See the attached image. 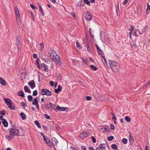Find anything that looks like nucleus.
<instances>
[{
  "label": "nucleus",
  "instance_id": "f257e3e1",
  "mask_svg": "<svg viewBox=\"0 0 150 150\" xmlns=\"http://www.w3.org/2000/svg\"><path fill=\"white\" fill-rule=\"evenodd\" d=\"M9 129V135H6L5 137L9 141L13 139L16 135L17 136H23L25 132L22 128H21L20 129L22 131V133H20L19 130L15 128L14 125H12V128Z\"/></svg>",
  "mask_w": 150,
  "mask_h": 150
},
{
  "label": "nucleus",
  "instance_id": "f03ea898",
  "mask_svg": "<svg viewBox=\"0 0 150 150\" xmlns=\"http://www.w3.org/2000/svg\"><path fill=\"white\" fill-rule=\"evenodd\" d=\"M50 56V58L54 61L57 62V64L59 65H61V62L60 58L59 56L57 55V53L54 50H51L49 52Z\"/></svg>",
  "mask_w": 150,
  "mask_h": 150
},
{
  "label": "nucleus",
  "instance_id": "7ed1b4c3",
  "mask_svg": "<svg viewBox=\"0 0 150 150\" xmlns=\"http://www.w3.org/2000/svg\"><path fill=\"white\" fill-rule=\"evenodd\" d=\"M109 61V65L112 70L114 72H117L119 69V64L114 61L110 60Z\"/></svg>",
  "mask_w": 150,
  "mask_h": 150
},
{
  "label": "nucleus",
  "instance_id": "20e7f679",
  "mask_svg": "<svg viewBox=\"0 0 150 150\" xmlns=\"http://www.w3.org/2000/svg\"><path fill=\"white\" fill-rule=\"evenodd\" d=\"M4 101L6 104L8 105V108L11 110H14L15 108V106L13 104L11 100L9 98H3Z\"/></svg>",
  "mask_w": 150,
  "mask_h": 150
},
{
  "label": "nucleus",
  "instance_id": "39448f33",
  "mask_svg": "<svg viewBox=\"0 0 150 150\" xmlns=\"http://www.w3.org/2000/svg\"><path fill=\"white\" fill-rule=\"evenodd\" d=\"M55 106V105L50 102L48 103H45L44 104L45 109L50 111H51L52 109L55 110L54 108Z\"/></svg>",
  "mask_w": 150,
  "mask_h": 150
},
{
  "label": "nucleus",
  "instance_id": "423d86ee",
  "mask_svg": "<svg viewBox=\"0 0 150 150\" xmlns=\"http://www.w3.org/2000/svg\"><path fill=\"white\" fill-rule=\"evenodd\" d=\"M14 11L16 17V19L17 21L18 24H20V16L19 9L17 7H15L14 8Z\"/></svg>",
  "mask_w": 150,
  "mask_h": 150
},
{
  "label": "nucleus",
  "instance_id": "0eeeda50",
  "mask_svg": "<svg viewBox=\"0 0 150 150\" xmlns=\"http://www.w3.org/2000/svg\"><path fill=\"white\" fill-rule=\"evenodd\" d=\"M41 95L50 96L52 95V92L47 89H42L41 90Z\"/></svg>",
  "mask_w": 150,
  "mask_h": 150
},
{
  "label": "nucleus",
  "instance_id": "6e6552de",
  "mask_svg": "<svg viewBox=\"0 0 150 150\" xmlns=\"http://www.w3.org/2000/svg\"><path fill=\"white\" fill-rule=\"evenodd\" d=\"M21 40V38L19 37V36L18 35L17 36L16 38V42L17 43L18 50H19V49L21 48V43L20 42Z\"/></svg>",
  "mask_w": 150,
  "mask_h": 150
},
{
  "label": "nucleus",
  "instance_id": "1a4fd4ad",
  "mask_svg": "<svg viewBox=\"0 0 150 150\" xmlns=\"http://www.w3.org/2000/svg\"><path fill=\"white\" fill-rule=\"evenodd\" d=\"M84 14L85 15V19L87 21H90L92 18L91 15L87 12H85Z\"/></svg>",
  "mask_w": 150,
  "mask_h": 150
},
{
  "label": "nucleus",
  "instance_id": "9d476101",
  "mask_svg": "<svg viewBox=\"0 0 150 150\" xmlns=\"http://www.w3.org/2000/svg\"><path fill=\"white\" fill-rule=\"evenodd\" d=\"M105 144H101L99 145V146L97 147L96 150H104L106 147Z\"/></svg>",
  "mask_w": 150,
  "mask_h": 150
},
{
  "label": "nucleus",
  "instance_id": "9b49d317",
  "mask_svg": "<svg viewBox=\"0 0 150 150\" xmlns=\"http://www.w3.org/2000/svg\"><path fill=\"white\" fill-rule=\"evenodd\" d=\"M148 29V27L146 26L143 29L141 28L139 30V33L140 34H142L144 33Z\"/></svg>",
  "mask_w": 150,
  "mask_h": 150
},
{
  "label": "nucleus",
  "instance_id": "f8f14e48",
  "mask_svg": "<svg viewBox=\"0 0 150 150\" xmlns=\"http://www.w3.org/2000/svg\"><path fill=\"white\" fill-rule=\"evenodd\" d=\"M88 136V133L85 132H83L81 133L80 134L79 136L80 138L83 139L86 137Z\"/></svg>",
  "mask_w": 150,
  "mask_h": 150
},
{
  "label": "nucleus",
  "instance_id": "ddd939ff",
  "mask_svg": "<svg viewBox=\"0 0 150 150\" xmlns=\"http://www.w3.org/2000/svg\"><path fill=\"white\" fill-rule=\"evenodd\" d=\"M28 84L30 86V88L32 89L33 88L35 87V82L34 80H32L30 81L28 83Z\"/></svg>",
  "mask_w": 150,
  "mask_h": 150
},
{
  "label": "nucleus",
  "instance_id": "4468645a",
  "mask_svg": "<svg viewBox=\"0 0 150 150\" xmlns=\"http://www.w3.org/2000/svg\"><path fill=\"white\" fill-rule=\"evenodd\" d=\"M52 144L54 146H57L58 143V141L55 137H53L52 139Z\"/></svg>",
  "mask_w": 150,
  "mask_h": 150
},
{
  "label": "nucleus",
  "instance_id": "2eb2a0df",
  "mask_svg": "<svg viewBox=\"0 0 150 150\" xmlns=\"http://www.w3.org/2000/svg\"><path fill=\"white\" fill-rule=\"evenodd\" d=\"M41 66L42 67V70H45L47 72L48 69L47 65L44 63H42L41 64Z\"/></svg>",
  "mask_w": 150,
  "mask_h": 150
},
{
  "label": "nucleus",
  "instance_id": "dca6fc26",
  "mask_svg": "<svg viewBox=\"0 0 150 150\" xmlns=\"http://www.w3.org/2000/svg\"><path fill=\"white\" fill-rule=\"evenodd\" d=\"M62 89V87L60 85H59L57 89L54 90L55 92L56 93H58L59 92L61 91Z\"/></svg>",
  "mask_w": 150,
  "mask_h": 150
},
{
  "label": "nucleus",
  "instance_id": "f3484780",
  "mask_svg": "<svg viewBox=\"0 0 150 150\" xmlns=\"http://www.w3.org/2000/svg\"><path fill=\"white\" fill-rule=\"evenodd\" d=\"M2 122L4 127H8V122L5 119H4L2 121Z\"/></svg>",
  "mask_w": 150,
  "mask_h": 150
},
{
  "label": "nucleus",
  "instance_id": "a211bd4d",
  "mask_svg": "<svg viewBox=\"0 0 150 150\" xmlns=\"http://www.w3.org/2000/svg\"><path fill=\"white\" fill-rule=\"evenodd\" d=\"M18 96H21L22 98H24L25 96L23 91H21L18 92Z\"/></svg>",
  "mask_w": 150,
  "mask_h": 150
},
{
  "label": "nucleus",
  "instance_id": "6ab92c4d",
  "mask_svg": "<svg viewBox=\"0 0 150 150\" xmlns=\"http://www.w3.org/2000/svg\"><path fill=\"white\" fill-rule=\"evenodd\" d=\"M0 83L3 86H5L6 85V82L5 80L2 78H0Z\"/></svg>",
  "mask_w": 150,
  "mask_h": 150
},
{
  "label": "nucleus",
  "instance_id": "aec40b11",
  "mask_svg": "<svg viewBox=\"0 0 150 150\" xmlns=\"http://www.w3.org/2000/svg\"><path fill=\"white\" fill-rule=\"evenodd\" d=\"M38 98L36 97L34 99L33 102L32 104L34 105H38Z\"/></svg>",
  "mask_w": 150,
  "mask_h": 150
},
{
  "label": "nucleus",
  "instance_id": "412c9836",
  "mask_svg": "<svg viewBox=\"0 0 150 150\" xmlns=\"http://www.w3.org/2000/svg\"><path fill=\"white\" fill-rule=\"evenodd\" d=\"M129 141L130 143L131 144H132L134 143V138L131 135H129Z\"/></svg>",
  "mask_w": 150,
  "mask_h": 150
},
{
  "label": "nucleus",
  "instance_id": "4be33fe9",
  "mask_svg": "<svg viewBox=\"0 0 150 150\" xmlns=\"http://www.w3.org/2000/svg\"><path fill=\"white\" fill-rule=\"evenodd\" d=\"M57 108L58 110L60 111H64L66 110V108L60 107L58 105L57 106Z\"/></svg>",
  "mask_w": 150,
  "mask_h": 150
},
{
  "label": "nucleus",
  "instance_id": "5701e85b",
  "mask_svg": "<svg viewBox=\"0 0 150 150\" xmlns=\"http://www.w3.org/2000/svg\"><path fill=\"white\" fill-rule=\"evenodd\" d=\"M101 127L100 128V131L102 132H104L106 131H107L108 130V129L107 127Z\"/></svg>",
  "mask_w": 150,
  "mask_h": 150
},
{
  "label": "nucleus",
  "instance_id": "b1692460",
  "mask_svg": "<svg viewBox=\"0 0 150 150\" xmlns=\"http://www.w3.org/2000/svg\"><path fill=\"white\" fill-rule=\"evenodd\" d=\"M20 115L21 117V118L23 120H25L26 118V116L25 114L23 112L20 113Z\"/></svg>",
  "mask_w": 150,
  "mask_h": 150
},
{
  "label": "nucleus",
  "instance_id": "393cba45",
  "mask_svg": "<svg viewBox=\"0 0 150 150\" xmlns=\"http://www.w3.org/2000/svg\"><path fill=\"white\" fill-rule=\"evenodd\" d=\"M24 89L25 91L26 92H27L29 93H31V91L29 89V88L27 86H25L24 87Z\"/></svg>",
  "mask_w": 150,
  "mask_h": 150
},
{
  "label": "nucleus",
  "instance_id": "a878e982",
  "mask_svg": "<svg viewBox=\"0 0 150 150\" xmlns=\"http://www.w3.org/2000/svg\"><path fill=\"white\" fill-rule=\"evenodd\" d=\"M111 147L112 149L115 150H118V147L115 144H112L111 146Z\"/></svg>",
  "mask_w": 150,
  "mask_h": 150
},
{
  "label": "nucleus",
  "instance_id": "bb28decb",
  "mask_svg": "<svg viewBox=\"0 0 150 150\" xmlns=\"http://www.w3.org/2000/svg\"><path fill=\"white\" fill-rule=\"evenodd\" d=\"M98 54L100 55L101 57H104V54L103 53V52L101 50H100L97 51Z\"/></svg>",
  "mask_w": 150,
  "mask_h": 150
},
{
  "label": "nucleus",
  "instance_id": "cd10ccee",
  "mask_svg": "<svg viewBox=\"0 0 150 150\" xmlns=\"http://www.w3.org/2000/svg\"><path fill=\"white\" fill-rule=\"evenodd\" d=\"M84 3L83 1H79L77 3V5L81 7L83 5Z\"/></svg>",
  "mask_w": 150,
  "mask_h": 150
},
{
  "label": "nucleus",
  "instance_id": "c85d7f7f",
  "mask_svg": "<svg viewBox=\"0 0 150 150\" xmlns=\"http://www.w3.org/2000/svg\"><path fill=\"white\" fill-rule=\"evenodd\" d=\"M35 124L37 125L38 127L39 128H41V126L40 125L38 121L37 120H36L34 122Z\"/></svg>",
  "mask_w": 150,
  "mask_h": 150
},
{
  "label": "nucleus",
  "instance_id": "c756f323",
  "mask_svg": "<svg viewBox=\"0 0 150 150\" xmlns=\"http://www.w3.org/2000/svg\"><path fill=\"white\" fill-rule=\"evenodd\" d=\"M125 120L127 122H129L131 121L130 117L128 116H125Z\"/></svg>",
  "mask_w": 150,
  "mask_h": 150
},
{
  "label": "nucleus",
  "instance_id": "7c9ffc66",
  "mask_svg": "<svg viewBox=\"0 0 150 150\" xmlns=\"http://www.w3.org/2000/svg\"><path fill=\"white\" fill-rule=\"evenodd\" d=\"M90 67L91 69L94 71H96L97 69V68L93 65H90Z\"/></svg>",
  "mask_w": 150,
  "mask_h": 150
},
{
  "label": "nucleus",
  "instance_id": "2f4dec72",
  "mask_svg": "<svg viewBox=\"0 0 150 150\" xmlns=\"http://www.w3.org/2000/svg\"><path fill=\"white\" fill-rule=\"evenodd\" d=\"M28 99L29 101H31L33 100V97L32 96L29 95L28 96Z\"/></svg>",
  "mask_w": 150,
  "mask_h": 150
},
{
  "label": "nucleus",
  "instance_id": "473e14b6",
  "mask_svg": "<svg viewBox=\"0 0 150 150\" xmlns=\"http://www.w3.org/2000/svg\"><path fill=\"white\" fill-rule=\"evenodd\" d=\"M5 113L6 111L5 110H3L0 111V114L1 115V116H4V115H5Z\"/></svg>",
  "mask_w": 150,
  "mask_h": 150
},
{
  "label": "nucleus",
  "instance_id": "72a5a7b5",
  "mask_svg": "<svg viewBox=\"0 0 150 150\" xmlns=\"http://www.w3.org/2000/svg\"><path fill=\"white\" fill-rule=\"evenodd\" d=\"M76 47L78 48L79 49L81 48V46L79 45V44L78 41H77L76 42Z\"/></svg>",
  "mask_w": 150,
  "mask_h": 150
},
{
  "label": "nucleus",
  "instance_id": "f704fd0d",
  "mask_svg": "<svg viewBox=\"0 0 150 150\" xmlns=\"http://www.w3.org/2000/svg\"><path fill=\"white\" fill-rule=\"evenodd\" d=\"M122 142L123 144H126L127 142V140L125 138H124L122 139Z\"/></svg>",
  "mask_w": 150,
  "mask_h": 150
},
{
  "label": "nucleus",
  "instance_id": "c9c22d12",
  "mask_svg": "<svg viewBox=\"0 0 150 150\" xmlns=\"http://www.w3.org/2000/svg\"><path fill=\"white\" fill-rule=\"evenodd\" d=\"M38 94V91L37 90H34L33 92V95L34 96H36Z\"/></svg>",
  "mask_w": 150,
  "mask_h": 150
},
{
  "label": "nucleus",
  "instance_id": "e433bc0d",
  "mask_svg": "<svg viewBox=\"0 0 150 150\" xmlns=\"http://www.w3.org/2000/svg\"><path fill=\"white\" fill-rule=\"evenodd\" d=\"M114 138V137L113 136H110L108 137L107 139H108L109 141H112Z\"/></svg>",
  "mask_w": 150,
  "mask_h": 150
},
{
  "label": "nucleus",
  "instance_id": "4c0bfd02",
  "mask_svg": "<svg viewBox=\"0 0 150 150\" xmlns=\"http://www.w3.org/2000/svg\"><path fill=\"white\" fill-rule=\"evenodd\" d=\"M21 105L24 108L27 106V105L23 102H22L21 103Z\"/></svg>",
  "mask_w": 150,
  "mask_h": 150
},
{
  "label": "nucleus",
  "instance_id": "58836bf2",
  "mask_svg": "<svg viewBox=\"0 0 150 150\" xmlns=\"http://www.w3.org/2000/svg\"><path fill=\"white\" fill-rule=\"evenodd\" d=\"M44 116L47 119H50V116L46 114H45L44 115Z\"/></svg>",
  "mask_w": 150,
  "mask_h": 150
},
{
  "label": "nucleus",
  "instance_id": "ea45409f",
  "mask_svg": "<svg viewBox=\"0 0 150 150\" xmlns=\"http://www.w3.org/2000/svg\"><path fill=\"white\" fill-rule=\"evenodd\" d=\"M91 139L92 140V142L93 143H95L96 142V140L95 138L93 136H92L91 137Z\"/></svg>",
  "mask_w": 150,
  "mask_h": 150
},
{
  "label": "nucleus",
  "instance_id": "a19ab883",
  "mask_svg": "<svg viewBox=\"0 0 150 150\" xmlns=\"http://www.w3.org/2000/svg\"><path fill=\"white\" fill-rule=\"evenodd\" d=\"M84 2L87 5H90V3L88 0H84Z\"/></svg>",
  "mask_w": 150,
  "mask_h": 150
},
{
  "label": "nucleus",
  "instance_id": "79ce46f5",
  "mask_svg": "<svg viewBox=\"0 0 150 150\" xmlns=\"http://www.w3.org/2000/svg\"><path fill=\"white\" fill-rule=\"evenodd\" d=\"M57 79L58 81H60L61 79V75L60 74H59L58 75L57 77Z\"/></svg>",
  "mask_w": 150,
  "mask_h": 150
},
{
  "label": "nucleus",
  "instance_id": "37998d69",
  "mask_svg": "<svg viewBox=\"0 0 150 150\" xmlns=\"http://www.w3.org/2000/svg\"><path fill=\"white\" fill-rule=\"evenodd\" d=\"M55 126L56 128L57 129V130H59V129L60 127H59V125H57V124H55Z\"/></svg>",
  "mask_w": 150,
  "mask_h": 150
},
{
  "label": "nucleus",
  "instance_id": "c03bdc74",
  "mask_svg": "<svg viewBox=\"0 0 150 150\" xmlns=\"http://www.w3.org/2000/svg\"><path fill=\"white\" fill-rule=\"evenodd\" d=\"M87 100H90L91 99V97L90 96H88L86 97Z\"/></svg>",
  "mask_w": 150,
  "mask_h": 150
},
{
  "label": "nucleus",
  "instance_id": "a18cd8bd",
  "mask_svg": "<svg viewBox=\"0 0 150 150\" xmlns=\"http://www.w3.org/2000/svg\"><path fill=\"white\" fill-rule=\"evenodd\" d=\"M40 45L41 46V48L42 49L44 48V45L43 42H41L40 44Z\"/></svg>",
  "mask_w": 150,
  "mask_h": 150
},
{
  "label": "nucleus",
  "instance_id": "49530a36",
  "mask_svg": "<svg viewBox=\"0 0 150 150\" xmlns=\"http://www.w3.org/2000/svg\"><path fill=\"white\" fill-rule=\"evenodd\" d=\"M110 129L112 130H113L115 129V127L112 124H110Z\"/></svg>",
  "mask_w": 150,
  "mask_h": 150
},
{
  "label": "nucleus",
  "instance_id": "de8ad7c7",
  "mask_svg": "<svg viewBox=\"0 0 150 150\" xmlns=\"http://www.w3.org/2000/svg\"><path fill=\"white\" fill-rule=\"evenodd\" d=\"M129 0H124V1L123 2L122 4L123 5H126L128 2Z\"/></svg>",
  "mask_w": 150,
  "mask_h": 150
},
{
  "label": "nucleus",
  "instance_id": "09e8293b",
  "mask_svg": "<svg viewBox=\"0 0 150 150\" xmlns=\"http://www.w3.org/2000/svg\"><path fill=\"white\" fill-rule=\"evenodd\" d=\"M30 6L33 9H34L35 8H37V7H35L34 5L32 4H30Z\"/></svg>",
  "mask_w": 150,
  "mask_h": 150
},
{
  "label": "nucleus",
  "instance_id": "8fccbe9b",
  "mask_svg": "<svg viewBox=\"0 0 150 150\" xmlns=\"http://www.w3.org/2000/svg\"><path fill=\"white\" fill-rule=\"evenodd\" d=\"M95 46L96 48L97 51L101 49L100 47L96 44Z\"/></svg>",
  "mask_w": 150,
  "mask_h": 150
},
{
  "label": "nucleus",
  "instance_id": "3c124183",
  "mask_svg": "<svg viewBox=\"0 0 150 150\" xmlns=\"http://www.w3.org/2000/svg\"><path fill=\"white\" fill-rule=\"evenodd\" d=\"M88 51L90 52L91 53V50L90 47H87Z\"/></svg>",
  "mask_w": 150,
  "mask_h": 150
},
{
  "label": "nucleus",
  "instance_id": "603ef678",
  "mask_svg": "<svg viewBox=\"0 0 150 150\" xmlns=\"http://www.w3.org/2000/svg\"><path fill=\"white\" fill-rule=\"evenodd\" d=\"M40 12V16H44V14L43 12V10L42 11H39Z\"/></svg>",
  "mask_w": 150,
  "mask_h": 150
},
{
  "label": "nucleus",
  "instance_id": "864d4df0",
  "mask_svg": "<svg viewBox=\"0 0 150 150\" xmlns=\"http://www.w3.org/2000/svg\"><path fill=\"white\" fill-rule=\"evenodd\" d=\"M47 144L48 146H50V147H52L53 146L52 145L50 142L48 143H47Z\"/></svg>",
  "mask_w": 150,
  "mask_h": 150
},
{
  "label": "nucleus",
  "instance_id": "5fc2aeb1",
  "mask_svg": "<svg viewBox=\"0 0 150 150\" xmlns=\"http://www.w3.org/2000/svg\"><path fill=\"white\" fill-rule=\"evenodd\" d=\"M35 64L37 65H39V64H40L38 61V58H37L36 59V60L35 62Z\"/></svg>",
  "mask_w": 150,
  "mask_h": 150
},
{
  "label": "nucleus",
  "instance_id": "6e6d98bb",
  "mask_svg": "<svg viewBox=\"0 0 150 150\" xmlns=\"http://www.w3.org/2000/svg\"><path fill=\"white\" fill-rule=\"evenodd\" d=\"M82 59L83 61V63H84L85 64H86V65H87V60H84V59H83V58H82Z\"/></svg>",
  "mask_w": 150,
  "mask_h": 150
},
{
  "label": "nucleus",
  "instance_id": "4d7b16f0",
  "mask_svg": "<svg viewBox=\"0 0 150 150\" xmlns=\"http://www.w3.org/2000/svg\"><path fill=\"white\" fill-rule=\"evenodd\" d=\"M38 5L39 8V11H42V7L41 6L40 4H38Z\"/></svg>",
  "mask_w": 150,
  "mask_h": 150
},
{
  "label": "nucleus",
  "instance_id": "13d9d810",
  "mask_svg": "<svg viewBox=\"0 0 150 150\" xmlns=\"http://www.w3.org/2000/svg\"><path fill=\"white\" fill-rule=\"evenodd\" d=\"M137 30H135L134 32L133 33V35L134 36H135L136 37H137V35L136 33Z\"/></svg>",
  "mask_w": 150,
  "mask_h": 150
},
{
  "label": "nucleus",
  "instance_id": "bf43d9fd",
  "mask_svg": "<svg viewBox=\"0 0 150 150\" xmlns=\"http://www.w3.org/2000/svg\"><path fill=\"white\" fill-rule=\"evenodd\" d=\"M81 149H82V150H86V148L85 146H82L81 147Z\"/></svg>",
  "mask_w": 150,
  "mask_h": 150
},
{
  "label": "nucleus",
  "instance_id": "052dcab7",
  "mask_svg": "<svg viewBox=\"0 0 150 150\" xmlns=\"http://www.w3.org/2000/svg\"><path fill=\"white\" fill-rule=\"evenodd\" d=\"M86 45L87 47L90 46L89 42L88 40H87L86 42Z\"/></svg>",
  "mask_w": 150,
  "mask_h": 150
},
{
  "label": "nucleus",
  "instance_id": "680f3d73",
  "mask_svg": "<svg viewBox=\"0 0 150 150\" xmlns=\"http://www.w3.org/2000/svg\"><path fill=\"white\" fill-rule=\"evenodd\" d=\"M33 57L35 59L37 58V55L35 54H33Z\"/></svg>",
  "mask_w": 150,
  "mask_h": 150
},
{
  "label": "nucleus",
  "instance_id": "e2e57ef3",
  "mask_svg": "<svg viewBox=\"0 0 150 150\" xmlns=\"http://www.w3.org/2000/svg\"><path fill=\"white\" fill-rule=\"evenodd\" d=\"M149 85H150V81L147 82L146 84L144 85V87L145 86H147Z\"/></svg>",
  "mask_w": 150,
  "mask_h": 150
},
{
  "label": "nucleus",
  "instance_id": "0e129e2a",
  "mask_svg": "<svg viewBox=\"0 0 150 150\" xmlns=\"http://www.w3.org/2000/svg\"><path fill=\"white\" fill-rule=\"evenodd\" d=\"M50 84L52 86H54V83L52 81H50Z\"/></svg>",
  "mask_w": 150,
  "mask_h": 150
},
{
  "label": "nucleus",
  "instance_id": "69168bd1",
  "mask_svg": "<svg viewBox=\"0 0 150 150\" xmlns=\"http://www.w3.org/2000/svg\"><path fill=\"white\" fill-rule=\"evenodd\" d=\"M147 9L150 10V6L149 5V4L148 3H147Z\"/></svg>",
  "mask_w": 150,
  "mask_h": 150
},
{
  "label": "nucleus",
  "instance_id": "338daca9",
  "mask_svg": "<svg viewBox=\"0 0 150 150\" xmlns=\"http://www.w3.org/2000/svg\"><path fill=\"white\" fill-rule=\"evenodd\" d=\"M71 14L72 16L74 17H75V13L74 12H72L71 13Z\"/></svg>",
  "mask_w": 150,
  "mask_h": 150
},
{
  "label": "nucleus",
  "instance_id": "774afa93",
  "mask_svg": "<svg viewBox=\"0 0 150 150\" xmlns=\"http://www.w3.org/2000/svg\"><path fill=\"white\" fill-rule=\"evenodd\" d=\"M3 116H1H1H0V119L2 121L4 119V118Z\"/></svg>",
  "mask_w": 150,
  "mask_h": 150
}]
</instances>
